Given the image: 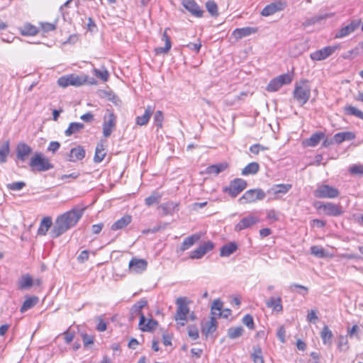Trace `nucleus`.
Listing matches in <instances>:
<instances>
[{"mask_svg":"<svg viewBox=\"0 0 363 363\" xmlns=\"http://www.w3.org/2000/svg\"><path fill=\"white\" fill-rule=\"evenodd\" d=\"M259 169V164L253 162L248 164L244 169L242 170V175H249V174H256Z\"/></svg>","mask_w":363,"mask_h":363,"instance_id":"obj_42","label":"nucleus"},{"mask_svg":"<svg viewBox=\"0 0 363 363\" xmlns=\"http://www.w3.org/2000/svg\"><path fill=\"white\" fill-rule=\"evenodd\" d=\"M37 28L35 26H29L25 27L22 34L25 35H34L37 33Z\"/></svg>","mask_w":363,"mask_h":363,"instance_id":"obj_60","label":"nucleus"},{"mask_svg":"<svg viewBox=\"0 0 363 363\" xmlns=\"http://www.w3.org/2000/svg\"><path fill=\"white\" fill-rule=\"evenodd\" d=\"M200 238V235L196 233L186 238L181 245L180 250L184 252L189 249L191 246H193L196 242L199 240Z\"/></svg>","mask_w":363,"mask_h":363,"instance_id":"obj_27","label":"nucleus"},{"mask_svg":"<svg viewBox=\"0 0 363 363\" xmlns=\"http://www.w3.org/2000/svg\"><path fill=\"white\" fill-rule=\"evenodd\" d=\"M26 186V183L24 182H16L8 184L6 185L7 189L11 191H20L23 188Z\"/></svg>","mask_w":363,"mask_h":363,"instance_id":"obj_51","label":"nucleus"},{"mask_svg":"<svg viewBox=\"0 0 363 363\" xmlns=\"http://www.w3.org/2000/svg\"><path fill=\"white\" fill-rule=\"evenodd\" d=\"M33 286V279L28 274L23 275L18 281V289H26Z\"/></svg>","mask_w":363,"mask_h":363,"instance_id":"obj_40","label":"nucleus"},{"mask_svg":"<svg viewBox=\"0 0 363 363\" xmlns=\"http://www.w3.org/2000/svg\"><path fill=\"white\" fill-rule=\"evenodd\" d=\"M216 327H217L216 318L212 316L211 318V320H209V322L207 323L206 325H205V327L203 328L202 331L206 335H208V334L213 333L216 330Z\"/></svg>","mask_w":363,"mask_h":363,"instance_id":"obj_43","label":"nucleus"},{"mask_svg":"<svg viewBox=\"0 0 363 363\" xmlns=\"http://www.w3.org/2000/svg\"><path fill=\"white\" fill-rule=\"evenodd\" d=\"M318 208H322L325 213L330 216H337L342 213L340 206L332 203L320 205L318 206Z\"/></svg>","mask_w":363,"mask_h":363,"instance_id":"obj_20","label":"nucleus"},{"mask_svg":"<svg viewBox=\"0 0 363 363\" xmlns=\"http://www.w3.org/2000/svg\"><path fill=\"white\" fill-rule=\"evenodd\" d=\"M247 186V182L242 179H235L232 181L228 187L225 188V191L228 192L231 196H237L241 191H242Z\"/></svg>","mask_w":363,"mask_h":363,"instance_id":"obj_8","label":"nucleus"},{"mask_svg":"<svg viewBox=\"0 0 363 363\" xmlns=\"http://www.w3.org/2000/svg\"><path fill=\"white\" fill-rule=\"evenodd\" d=\"M314 196L320 199H335L339 194V190L328 184L319 185L313 192Z\"/></svg>","mask_w":363,"mask_h":363,"instance_id":"obj_6","label":"nucleus"},{"mask_svg":"<svg viewBox=\"0 0 363 363\" xmlns=\"http://www.w3.org/2000/svg\"><path fill=\"white\" fill-rule=\"evenodd\" d=\"M337 347L339 350L346 351L349 350L348 341L347 336L340 335L339 337Z\"/></svg>","mask_w":363,"mask_h":363,"instance_id":"obj_53","label":"nucleus"},{"mask_svg":"<svg viewBox=\"0 0 363 363\" xmlns=\"http://www.w3.org/2000/svg\"><path fill=\"white\" fill-rule=\"evenodd\" d=\"M164 120L163 113L161 111H157L154 116V123L157 128H162Z\"/></svg>","mask_w":363,"mask_h":363,"instance_id":"obj_52","label":"nucleus"},{"mask_svg":"<svg viewBox=\"0 0 363 363\" xmlns=\"http://www.w3.org/2000/svg\"><path fill=\"white\" fill-rule=\"evenodd\" d=\"M337 46H328L311 54L313 60H323L330 56L337 49Z\"/></svg>","mask_w":363,"mask_h":363,"instance_id":"obj_13","label":"nucleus"},{"mask_svg":"<svg viewBox=\"0 0 363 363\" xmlns=\"http://www.w3.org/2000/svg\"><path fill=\"white\" fill-rule=\"evenodd\" d=\"M242 323L245 325L249 329H254V320L252 315L247 314L242 318Z\"/></svg>","mask_w":363,"mask_h":363,"instance_id":"obj_57","label":"nucleus"},{"mask_svg":"<svg viewBox=\"0 0 363 363\" xmlns=\"http://www.w3.org/2000/svg\"><path fill=\"white\" fill-rule=\"evenodd\" d=\"M254 363H264L262 349L259 346L253 347V352L251 354Z\"/></svg>","mask_w":363,"mask_h":363,"instance_id":"obj_44","label":"nucleus"},{"mask_svg":"<svg viewBox=\"0 0 363 363\" xmlns=\"http://www.w3.org/2000/svg\"><path fill=\"white\" fill-rule=\"evenodd\" d=\"M228 167L227 163H219L216 164H213L206 168L207 174H214L215 175H218L219 173L223 172Z\"/></svg>","mask_w":363,"mask_h":363,"instance_id":"obj_34","label":"nucleus"},{"mask_svg":"<svg viewBox=\"0 0 363 363\" xmlns=\"http://www.w3.org/2000/svg\"><path fill=\"white\" fill-rule=\"evenodd\" d=\"M132 217L130 215H125L121 218L113 223L111 228L112 230H118L124 228L131 223Z\"/></svg>","mask_w":363,"mask_h":363,"instance_id":"obj_24","label":"nucleus"},{"mask_svg":"<svg viewBox=\"0 0 363 363\" xmlns=\"http://www.w3.org/2000/svg\"><path fill=\"white\" fill-rule=\"evenodd\" d=\"M177 311L174 320L181 326H184L187 321V315L189 313V308L186 298L179 297L176 300Z\"/></svg>","mask_w":363,"mask_h":363,"instance_id":"obj_4","label":"nucleus"},{"mask_svg":"<svg viewBox=\"0 0 363 363\" xmlns=\"http://www.w3.org/2000/svg\"><path fill=\"white\" fill-rule=\"evenodd\" d=\"M311 91V87L309 82L308 80H301L295 84L293 97L302 106L309 100Z\"/></svg>","mask_w":363,"mask_h":363,"instance_id":"obj_3","label":"nucleus"},{"mask_svg":"<svg viewBox=\"0 0 363 363\" xmlns=\"http://www.w3.org/2000/svg\"><path fill=\"white\" fill-rule=\"evenodd\" d=\"M162 40L164 41L165 45L164 47H159L155 49V53L157 55L159 54H166L167 53L172 47V43L169 37L167 34V31L165 30L162 35Z\"/></svg>","mask_w":363,"mask_h":363,"instance_id":"obj_31","label":"nucleus"},{"mask_svg":"<svg viewBox=\"0 0 363 363\" xmlns=\"http://www.w3.org/2000/svg\"><path fill=\"white\" fill-rule=\"evenodd\" d=\"M152 111H153L152 107L151 106H147V108H145V113H143V115L136 117V118H135L136 124L138 125H140V126L145 125L148 123V121L152 114Z\"/></svg>","mask_w":363,"mask_h":363,"instance_id":"obj_26","label":"nucleus"},{"mask_svg":"<svg viewBox=\"0 0 363 363\" xmlns=\"http://www.w3.org/2000/svg\"><path fill=\"white\" fill-rule=\"evenodd\" d=\"M29 164L33 171L44 172L53 168L50 160L40 152L35 153L31 157Z\"/></svg>","mask_w":363,"mask_h":363,"instance_id":"obj_5","label":"nucleus"},{"mask_svg":"<svg viewBox=\"0 0 363 363\" xmlns=\"http://www.w3.org/2000/svg\"><path fill=\"white\" fill-rule=\"evenodd\" d=\"M259 222V219L253 216H248L242 219L235 226V230L239 232L248 228Z\"/></svg>","mask_w":363,"mask_h":363,"instance_id":"obj_18","label":"nucleus"},{"mask_svg":"<svg viewBox=\"0 0 363 363\" xmlns=\"http://www.w3.org/2000/svg\"><path fill=\"white\" fill-rule=\"evenodd\" d=\"M188 335L194 340L199 337V330L195 326L188 327Z\"/></svg>","mask_w":363,"mask_h":363,"instance_id":"obj_59","label":"nucleus"},{"mask_svg":"<svg viewBox=\"0 0 363 363\" xmlns=\"http://www.w3.org/2000/svg\"><path fill=\"white\" fill-rule=\"evenodd\" d=\"M350 172L353 174H363V165L356 164L350 168Z\"/></svg>","mask_w":363,"mask_h":363,"instance_id":"obj_61","label":"nucleus"},{"mask_svg":"<svg viewBox=\"0 0 363 363\" xmlns=\"http://www.w3.org/2000/svg\"><path fill=\"white\" fill-rule=\"evenodd\" d=\"M257 29L252 27H245L241 28H236L233 32V35L236 39H241L244 37L248 36L252 33H255Z\"/></svg>","mask_w":363,"mask_h":363,"instance_id":"obj_23","label":"nucleus"},{"mask_svg":"<svg viewBox=\"0 0 363 363\" xmlns=\"http://www.w3.org/2000/svg\"><path fill=\"white\" fill-rule=\"evenodd\" d=\"M85 208H74L72 210L59 216L54 223L50 234L52 238H56L74 227L82 218Z\"/></svg>","mask_w":363,"mask_h":363,"instance_id":"obj_2","label":"nucleus"},{"mask_svg":"<svg viewBox=\"0 0 363 363\" xmlns=\"http://www.w3.org/2000/svg\"><path fill=\"white\" fill-rule=\"evenodd\" d=\"M361 330L357 325H354L351 328H347V335L350 338L355 337L357 340H360Z\"/></svg>","mask_w":363,"mask_h":363,"instance_id":"obj_48","label":"nucleus"},{"mask_svg":"<svg viewBox=\"0 0 363 363\" xmlns=\"http://www.w3.org/2000/svg\"><path fill=\"white\" fill-rule=\"evenodd\" d=\"M265 197V193L260 189H250L247 191L239 199L241 203H252L258 200H262Z\"/></svg>","mask_w":363,"mask_h":363,"instance_id":"obj_7","label":"nucleus"},{"mask_svg":"<svg viewBox=\"0 0 363 363\" xmlns=\"http://www.w3.org/2000/svg\"><path fill=\"white\" fill-rule=\"evenodd\" d=\"M57 84L62 87H67L69 85L78 86L83 84V81L79 76L70 74L59 78Z\"/></svg>","mask_w":363,"mask_h":363,"instance_id":"obj_12","label":"nucleus"},{"mask_svg":"<svg viewBox=\"0 0 363 363\" xmlns=\"http://www.w3.org/2000/svg\"><path fill=\"white\" fill-rule=\"evenodd\" d=\"M94 72L96 77L100 78L104 82H106L108 80V72H107V70H99L97 69H94Z\"/></svg>","mask_w":363,"mask_h":363,"instance_id":"obj_56","label":"nucleus"},{"mask_svg":"<svg viewBox=\"0 0 363 363\" xmlns=\"http://www.w3.org/2000/svg\"><path fill=\"white\" fill-rule=\"evenodd\" d=\"M355 138V134L350 131L340 132L335 134L333 139L335 143L340 144L345 140H352Z\"/></svg>","mask_w":363,"mask_h":363,"instance_id":"obj_29","label":"nucleus"},{"mask_svg":"<svg viewBox=\"0 0 363 363\" xmlns=\"http://www.w3.org/2000/svg\"><path fill=\"white\" fill-rule=\"evenodd\" d=\"M85 157V150L83 147L77 146L71 149L69 153L67 155V160L69 162H76L82 160Z\"/></svg>","mask_w":363,"mask_h":363,"instance_id":"obj_21","label":"nucleus"},{"mask_svg":"<svg viewBox=\"0 0 363 363\" xmlns=\"http://www.w3.org/2000/svg\"><path fill=\"white\" fill-rule=\"evenodd\" d=\"M182 5L192 15L196 17H201L203 11L201 9L194 0H182Z\"/></svg>","mask_w":363,"mask_h":363,"instance_id":"obj_17","label":"nucleus"},{"mask_svg":"<svg viewBox=\"0 0 363 363\" xmlns=\"http://www.w3.org/2000/svg\"><path fill=\"white\" fill-rule=\"evenodd\" d=\"M345 113L348 115L355 116L357 118L363 120V112L354 106H347L345 108Z\"/></svg>","mask_w":363,"mask_h":363,"instance_id":"obj_46","label":"nucleus"},{"mask_svg":"<svg viewBox=\"0 0 363 363\" xmlns=\"http://www.w3.org/2000/svg\"><path fill=\"white\" fill-rule=\"evenodd\" d=\"M106 155V152L105 151L104 145L101 143L97 144L94 157V162H101L104 159Z\"/></svg>","mask_w":363,"mask_h":363,"instance_id":"obj_36","label":"nucleus"},{"mask_svg":"<svg viewBox=\"0 0 363 363\" xmlns=\"http://www.w3.org/2000/svg\"><path fill=\"white\" fill-rule=\"evenodd\" d=\"M146 319L144 315H141V318L139 321V327L143 331H150L155 329L157 325V322L153 319H148L145 323Z\"/></svg>","mask_w":363,"mask_h":363,"instance_id":"obj_22","label":"nucleus"},{"mask_svg":"<svg viewBox=\"0 0 363 363\" xmlns=\"http://www.w3.org/2000/svg\"><path fill=\"white\" fill-rule=\"evenodd\" d=\"M206 8L211 16H217L218 15V6L214 1H208L206 3Z\"/></svg>","mask_w":363,"mask_h":363,"instance_id":"obj_49","label":"nucleus"},{"mask_svg":"<svg viewBox=\"0 0 363 363\" xmlns=\"http://www.w3.org/2000/svg\"><path fill=\"white\" fill-rule=\"evenodd\" d=\"M116 118L112 112H108L104 116L103 123V134L104 137L107 138L111 135L113 129L116 126Z\"/></svg>","mask_w":363,"mask_h":363,"instance_id":"obj_9","label":"nucleus"},{"mask_svg":"<svg viewBox=\"0 0 363 363\" xmlns=\"http://www.w3.org/2000/svg\"><path fill=\"white\" fill-rule=\"evenodd\" d=\"M242 327H235V328H230L228 330V335L230 339H235L238 337H240L243 333Z\"/></svg>","mask_w":363,"mask_h":363,"instance_id":"obj_45","label":"nucleus"},{"mask_svg":"<svg viewBox=\"0 0 363 363\" xmlns=\"http://www.w3.org/2000/svg\"><path fill=\"white\" fill-rule=\"evenodd\" d=\"M265 303L268 308H272L274 311L281 312L283 311L281 297H271L266 300Z\"/></svg>","mask_w":363,"mask_h":363,"instance_id":"obj_25","label":"nucleus"},{"mask_svg":"<svg viewBox=\"0 0 363 363\" xmlns=\"http://www.w3.org/2000/svg\"><path fill=\"white\" fill-rule=\"evenodd\" d=\"M318 318L317 316L315 311L311 310V311L308 312L307 315V320L310 323H315L318 320Z\"/></svg>","mask_w":363,"mask_h":363,"instance_id":"obj_64","label":"nucleus"},{"mask_svg":"<svg viewBox=\"0 0 363 363\" xmlns=\"http://www.w3.org/2000/svg\"><path fill=\"white\" fill-rule=\"evenodd\" d=\"M361 23L362 22L360 20L352 21L350 24L341 28L335 33V38H342L349 35L359 28V26L361 25Z\"/></svg>","mask_w":363,"mask_h":363,"instance_id":"obj_10","label":"nucleus"},{"mask_svg":"<svg viewBox=\"0 0 363 363\" xmlns=\"http://www.w3.org/2000/svg\"><path fill=\"white\" fill-rule=\"evenodd\" d=\"M276 78L279 82L281 86L289 84L292 81V77L289 74H284L277 77Z\"/></svg>","mask_w":363,"mask_h":363,"instance_id":"obj_55","label":"nucleus"},{"mask_svg":"<svg viewBox=\"0 0 363 363\" xmlns=\"http://www.w3.org/2000/svg\"><path fill=\"white\" fill-rule=\"evenodd\" d=\"M160 199L161 195L159 194H153L145 199V203L147 206H150L155 203H158L160 201Z\"/></svg>","mask_w":363,"mask_h":363,"instance_id":"obj_50","label":"nucleus"},{"mask_svg":"<svg viewBox=\"0 0 363 363\" xmlns=\"http://www.w3.org/2000/svg\"><path fill=\"white\" fill-rule=\"evenodd\" d=\"M223 302L219 299H216L213 301L211 305V314L215 316L220 317L223 315L222 308H223Z\"/></svg>","mask_w":363,"mask_h":363,"instance_id":"obj_41","label":"nucleus"},{"mask_svg":"<svg viewBox=\"0 0 363 363\" xmlns=\"http://www.w3.org/2000/svg\"><path fill=\"white\" fill-rule=\"evenodd\" d=\"M89 255V253L88 250H83V251L81 252V253L77 257V260L79 262L83 263L85 261L88 260Z\"/></svg>","mask_w":363,"mask_h":363,"instance_id":"obj_63","label":"nucleus"},{"mask_svg":"<svg viewBox=\"0 0 363 363\" xmlns=\"http://www.w3.org/2000/svg\"><path fill=\"white\" fill-rule=\"evenodd\" d=\"M238 248L235 242H230L223 245L220 249V255L221 257H228L233 254Z\"/></svg>","mask_w":363,"mask_h":363,"instance_id":"obj_37","label":"nucleus"},{"mask_svg":"<svg viewBox=\"0 0 363 363\" xmlns=\"http://www.w3.org/2000/svg\"><path fill=\"white\" fill-rule=\"evenodd\" d=\"M333 337L332 331L328 326L325 325L320 332V337L325 345L330 346L332 345V338Z\"/></svg>","mask_w":363,"mask_h":363,"instance_id":"obj_32","label":"nucleus"},{"mask_svg":"<svg viewBox=\"0 0 363 363\" xmlns=\"http://www.w3.org/2000/svg\"><path fill=\"white\" fill-rule=\"evenodd\" d=\"M84 125L81 123H71L65 133L67 136H70L77 133L84 128Z\"/></svg>","mask_w":363,"mask_h":363,"instance_id":"obj_38","label":"nucleus"},{"mask_svg":"<svg viewBox=\"0 0 363 363\" xmlns=\"http://www.w3.org/2000/svg\"><path fill=\"white\" fill-rule=\"evenodd\" d=\"M85 208H74L72 210L59 216L54 223L50 234L52 238H56L74 227L82 218Z\"/></svg>","mask_w":363,"mask_h":363,"instance_id":"obj_1","label":"nucleus"},{"mask_svg":"<svg viewBox=\"0 0 363 363\" xmlns=\"http://www.w3.org/2000/svg\"><path fill=\"white\" fill-rule=\"evenodd\" d=\"M157 208L162 216H166L168 215L172 216L174 213L179 211V203L173 201H168L162 203Z\"/></svg>","mask_w":363,"mask_h":363,"instance_id":"obj_15","label":"nucleus"},{"mask_svg":"<svg viewBox=\"0 0 363 363\" xmlns=\"http://www.w3.org/2000/svg\"><path fill=\"white\" fill-rule=\"evenodd\" d=\"M267 150H268V147L259 144H255L250 147V151L255 155H258L260 151H264Z\"/></svg>","mask_w":363,"mask_h":363,"instance_id":"obj_58","label":"nucleus"},{"mask_svg":"<svg viewBox=\"0 0 363 363\" xmlns=\"http://www.w3.org/2000/svg\"><path fill=\"white\" fill-rule=\"evenodd\" d=\"M52 225V219L50 217H45L40 222V227L38 230V234L41 235H45L49 228Z\"/></svg>","mask_w":363,"mask_h":363,"instance_id":"obj_33","label":"nucleus"},{"mask_svg":"<svg viewBox=\"0 0 363 363\" xmlns=\"http://www.w3.org/2000/svg\"><path fill=\"white\" fill-rule=\"evenodd\" d=\"M31 151V148L26 144H19L17 147V158L21 161H25Z\"/></svg>","mask_w":363,"mask_h":363,"instance_id":"obj_28","label":"nucleus"},{"mask_svg":"<svg viewBox=\"0 0 363 363\" xmlns=\"http://www.w3.org/2000/svg\"><path fill=\"white\" fill-rule=\"evenodd\" d=\"M10 152L9 142L5 141L0 145V163L6 162V158Z\"/></svg>","mask_w":363,"mask_h":363,"instance_id":"obj_39","label":"nucleus"},{"mask_svg":"<svg viewBox=\"0 0 363 363\" xmlns=\"http://www.w3.org/2000/svg\"><path fill=\"white\" fill-rule=\"evenodd\" d=\"M325 134L322 132H317L313 134L308 139L306 140L303 143L306 146L315 147L324 138Z\"/></svg>","mask_w":363,"mask_h":363,"instance_id":"obj_30","label":"nucleus"},{"mask_svg":"<svg viewBox=\"0 0 363 363\" xmlns=\"http://www.w3.org/2000/svg\"><path fill=\"white\" fill-rule=\"evenodd\" d=\"M281 87V86L280 85L279 82L277 79V78H274L268 84L267 86V90L268 91H276L279 90Z\"/></svg>","mask_w":363,"mask_h":363,"instance_id":"obj_54","label":"nucleus"},{"mask_svg":"<svg viewBox=\"0 0 363 363\" xmlns=\"http://www.w3.org/2000/svg\"><path fill=\"white\" fill-rule=\"evenodd\" d=\"M286 7V3L281 1H276L267 5L262 11L261 14L264 16H269L275 13L282 11Z\"/></svg>","mask_w":363,"mask_h":363,"instance_id":"obj_14","label":"nucleus"},{"mask_svg":"<svg viewBox=\"0 0 363 363\" xmlns=\"http://www.w3.org/2000/svg\"><path fill=\"white\" fill-rule=\"evenodd\" d=\"M291 188V185L286 184H277L271 187L268 191L267 193L269 195H272L274 197H279L281 194H285L287 193L289 189Z\"/></svg>","mask_w":363,"mask_h":363,"instance_id":"obj_19","label":"nucleus"},{"mask_svg":"<svg viewBox=\"0 0 363 363\" xmlns=\"http://www.w3.org/2000/svg\"><path fill=\"white\" fill-rule=\"evenodd\" d=\"M213 248V244L210 242H206L202 245H199L196 249L191 252V259H200L208 251Z\"/></svg>","mask_w":363,"mask_h":363,"instance_id":"obj_16","label":"nucleus"},{"mask_svg":"<svg viewBox=\"0 0 363 363\" xmlns=\"http://www.w3.org/2000/svg\"><path fill=\"white\" fill-rule=\"evenodd\" d=\"M311 253L318 258H323L327 257V254L324 249L318 245H314L311 247Z\"/></svg>","mask_w":363,"mask_h":363,"instance_id":"obj_47","label":"nucleus"},{"mask_svg":"<svg viewBox=\"0 0 363 363\" xmlns=\"http://www.w3.org/2000/svg\"><path fill=\"white\" fill-rule=\"evenodd\" d=\"M38 298L37 296H31V297L27 298L24 301L23 305L20 309L21 312L24 313L26 311L33 308L38 303Z\"/></svg>","mask_w":363,"mask_h":363,"instance_id":"obj_35","label":"nucleus"},{"mask_svg":"<svg viewBox=\"0 0 363 363\" xmlns=\"http://www.w3.org/2000/svg\"><path fill=\"white\" fill-rule=\"evenodd\" d=\"M147 305V301L141 299L133 305V310L135 311H141V310Z\"/></svg>","mask_w":363,"mask_h":363,"instance_id":"obj_62","label":"nucleus"},{"mask_svg":"<svg viewBox=\"0 0 363 363\" xmlns=\"http://www.w3.org/2000/svg\"><path fill=\"white\" fill-rule=\"evenodd\" d=\"M147 262L143 259L133 257L129 262V271L133 274H141L146 270Z\"/></svg>","mask_w":363,"mask_h":363,"instance_id":"obj_11","label":"nucleus"}]
</instances>
